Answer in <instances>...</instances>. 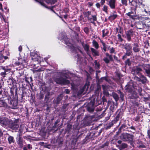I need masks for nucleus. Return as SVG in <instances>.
Instances as JSON below:
<instances>
[{
  "label": "nucleus",
  "instance_id": "nucleus-13",
  "mask_svg": "<svg viewBox=\"0 0 150 150\" xmlns=\"http://www.w3.org/2000/svg\"><path fill=\"white\" fill-rule=\"evenodd\" d=\"M19 123L16 122H10L8 126L11 129L16 130L18 129L19 127Z\"/></svg>",
  "mask_w": 150,
  "mask_h": 150
},
{
  "label": "nucleus",
  "instance_id": "nucleus-21",
  "mask_svg": "<svg viewBox=\"0 0 150 150\" xmlns=\"http://www.w3.org/2000/svg\"><path fill=\"white\" fill-rule=\"evenodd\" d=\"M139 76V77L135 76V77L137 78V80L138 81L141 82L142 83H144L146 82L147 79L146 78L144 75L141 74H140Z\"/></svg>",
  "mask_w": 150,
  "mask_h": 150
},
{
  "label": "nucleus",
  "instance_id": "nucleus-6",
  "mask_svg": "<svg viewBox=\"0 0 150 150\" xmlns=\"http://www.w3.org/2000/svg\"><path fill=\"white\" fill-rule=\"evenodd\" d=\"M134 8H130V11L126 14V15L128 16L129 18L132 20H139L140 18L139 16L136 14V10Z\"/></svg>",
  "mask_w": 150,
  "mask_h": 150
},
{
  "label": "nucleus",
  "instance_id": "nucleus-25",
  "mask_svg": "<svg viewBox=\"0 0 150 150\" xmlns=\"http://www.w3.org/2000/svg\"><path fill=\"white\" fill-rule=\"evenodd\" d=\"M129 2V4L131 6L130 7V8H134L135 9H137V1L133 0H132V1H131L130 0Z\"/></svg>",
  "mask_w": 150,
  "mask_h": 150
},
{
  "label": "nucleus",
  "instance_id": "nucleus-50",
  "mask_svg": "<svg viewBox=\"0 0 150 150\" xmlns=\"http://www.w3.org/2000/svg\"><path fill=\"white\" fill-rule=\"evenodd\" d=\"M141 117V115H138L134 119V120L136 122H139L140 120Z\"/></svg>",
  "mask_w": 150,
  "mask_h": 150
},
{
  "label": "nucleus",
  "instance_id": "nucleus-41",
  "mask_svg": "<svg viewBox=\"0 0 150 150\" xmlns=\"http://www.w3.org/2000/svg\"><path fill=\"white\" fill-rule=\"evenodd\" d=\"M112 95L115 101H117L119 99V97L118 95L116 93L113 92L112 93Z\"/></svg>",
  "mask_w": 150,
  "mask_h": 150
},
{
  "label": "nucleus",
  "instance_id": "nucleus-15",
  "mask_svg": "<svg viewBox=\"0 0 150 150\" xmlns=\"http://www.w3.org/2000/svg\"><path fill=\"white\" fill-rule=\"evenodd\" d=\"M143 71V70L140 68L136 66L132 68L131 71L132 73L134 75H138L139 76L142 74L140 72Z\"/></svg>",
  "mask_w": 150,
  "mask_h": 150
},
{
  "label": "nucleus",
  "instance_id": "nucleus-55",
  "mask_svg": "<svg viewBox=\"0 0 150 150\" xmlns=\"http://www.w3.org/2000/svg\"><path fill=\"white\" fill-rule=\"evenodd\" d=\"M118 41L120 42H122L123 41V39L122 38L121 35L120 34L117 35Z\"/></svg>",
  "mask_w": 150,
  "mask_h": 150
},
{
  "label": "nucleus",
  "instance_id": "nucleus-32",
  "mask_svg": "<svg viewBox=\"0 0 150 150\" xmlns=\"http://www.w3.org/2000/svg\"><path fill=\"white\" fill-rule=\"evenodd\" d=\"M124 49L126 50H132V47L130 43H126L124 45Z\"/></svg>",
  "mask_w": 150,
  "mask_h": 150
},
{
  "label": "nucleus",
  "instance_id": "nucleus-14",
  "mask_svg": "<svg viewBox=\"0 0 150 150\" xmlns=\"http://www.w3.org/2000/svg\"><path fill=\"white\" fill-rule=\"evenodd\" d=\"M16 142L20 148H21L23 147V144L24 141L20 134H18L16 137Z\"/></svg>",
  "mask_w": 150,
  "mask_h": 150
},
{
  "label": "nucleus",
  "instance_id": "nucleus-1",
  "mask_svg": "<svg viewBox=\"0 0 150 150\" xmlns=\"http://www.w3.org/2000/svg\"><path fill=\"white\" fill-rule=\"evenodd\" d=\"M17 90L18 89L16 85H13L10 88V94L6 95L5 94L3 95L0 98L3 101L5 102L7 104L8 103L11 99L14 97V93H15V98L17 97Z\"/></svg>",
  "mask_w": 150,
  "mask_h": 150
},
{
  "label": "nucleus",
  "instance_id": "nucleus-61",
  "mask_svg": "<svg viewBox=\"0 0 150 150\" xmlns=\"http://www.w3.org/2000/svg\"><path fill=\"white\" fill-rule=\"evenodd\" d=\"M89 85V82H86V83L85 84V85L83 87V89H84L85 88H86V87H87V88H88V86Z\"/></svg>",
  "mask_w": 150,
  "mask_h": 150
},
{
  "label": "nucleus",
  "instance_id": "nucleus-31",
  "mask_svg": "<svg viewBox=\"0 0 150 150\" xmlns=\"http://www.w3.org/2000/svg\"><path fill=\"white\" fill-rule=\"evenodd\" d=\"M118 15L116 14H111L108 17V20L111 21L114 20L118 17Z\"/></svg>",
  "mask_w": 150,
  "mask_h": 150
},
{
  "label": "nucleus",
  "instance_id": "nucleus-20",
  "mask_svg": "<svg viewBox=\"0 0 150 150\" xmlns=\"http://www.w3.org/2000/svg\"><path fill=\"white\" fill-rule=\"evenodd\" d=\"M136 27L139 29H143L146 26V24L142 21H139L136 24Z\"/></svg>",
  "mask_w": 150,
  "mask_h": 150
},
{
  "label": "nucleus",
  "instance_id": "nucleus-36",
  "mask_svg": "<svg viewBox=\"0 0 150 150\" xmlns=\"http://www.w3.org/2000/svg\"><path fill=\"white\" fill-rule=\"evenodd\" d=\"M127 146L128 145L127 144L123 143L119 146V149L120 150H122L127 148Z\"/></svg>",
  "mask_w": 150,
  "mask_h": 150
},
{
  "label": "nucleus",
  "instance_id": "nucleus-16",
  "mask_svg": "<svg viewBox=\"0 0 150 150\" xmlns=\"http://www.w3.org/2000/svg\"><path fill=\"white\" fill-rule=\"evenodd\" d=\"M30 56L32 61L34 62H37V64H40V62L39 60L38 57V55L35 52H31L30 54Z\"/></svg>",
  "mask_w": 150,
  "mask_h": 150
},
{
  "label": "nucleus",
  "instance_id": "nucleus-53",
  "mask_svg": "<svg viewBox=\"0 0 150 150\" xmlns=\"http://www.w3.org/2000/svg\"><path fill=\"white\" fill-rule=\"evenodd\" d=\"M68 6H69V4H66V7L65 8H64V9L63 10V11L65 13H68V12L69 11V9L68 7Z\"/></svg>",
  "mask_w": 150,
  "mask_h": 150
},
{
  "label": "nucleus",
  "instance_id": "nucleus-30",
  "mask_svg": "<svg viewBox=\"0 0 150 150\" xmlns=\"http://www.w3.org/2000/svg\"><path fill=\"white\" fill-rule=\"evenodd\" d=\"M91 50L92 53V54L93 56H99V53L98 51L96 50L95 49L91 47Z\"/></svg>",
  "mask_w": 150,
  "mask_h": 150
},
{
  "label": "nucleus",
  "instance_id": "nucleus-33",
  "mask_svg": "<svg viewBox=\"0 0 150 150\" xmlns=\"http://www.w3.org/2000/svg\"><path fill=\"white\" fill-rule=\"evenodd\" d=\"M109 30L108 29H104L102 30V37L103 38L105 37L108 36L109 33Z\"/></svg>",
  "mask_w": 150,
  "mask_h": 150
},
{
  "label": "nucleus",
  "instance_id": "nucleus-19",
  "mask_svg": "<svg viewBox=\"0 0 150 150\" xmlns=\"http://www.w3.org/2000/svg\"><path fill=\"white\" fill-rule=\"evenodd\" d=\"M74 130V129L72 128V125L69 123H68L67 127L65 129L66 132L69 134H72Z\"/></svg>",
  "mask_w": 150,
  "mask_h": 150
},
{
  "label": "nucleus",
  "instance_id": "nucleus-26",
  "mask_svg": "<svg viewBox=\"0 0 150 150\" xmlns=\"http://www.w3.org/2000/svg\"><path fill=\"white\" fill-rule=\"evenodd\" d=\"M116 113H117V112H116ZM121 112H119L117 114V115L112 120L113 122L116 123L119 120L120 118H121Z\"/></svg>",
  "mask_w": 150,
  "mask_h": 150
},
{
  "label": "nucleus",
  "instance_id": "nucleus-2",
  "mask_svg": "<svg viewBox=\"0 0 150 150\" xmlns=\"http://www.w3.org/2000/svg\"><path fill=\"white\" fill-rule=\"evenodd\" d=\"M125 66H131V65H137V66H150V64H146L144 61L139 60L136 59L132 58L127 59L124 62Z\"/></svg>",
  "mask_w": 150,
  "mask_h": 150
},
{
  "label": "nucleus",
  "instance_id": "nucleus-18",
  "mask_svg": "<svg viewBox=\"0 0 150 150\" xmlns=\"http://www.w3.org/2000/svg\"><path fill=\"white\" fill-rule=\"evenodd\" d=\"M106 1L108 2L107 4L111 9H114L116 8V0H107Z\"/></svg>",
  "mask_w": 150,
  "mask_h": 150
},
{
  "label": "nucleus",
  "instance_id": "nucleus-64",
  "mask_svg": "<svg viewBox=\"0 0 150 150\" xmlns=\"http://www.w3.org/2000/svg\"><path fill=\"white\" fill-rule=\"evenodd\" d=\"M114 60L117 62H120V60H119L118 57L115 55L113 56Z\"/></svg>",
  "mask_w": 150,
  "mask_h": 150
},
{
  "label": "nucleus",
  "instance_id": "nucleus-58",
  "mask_svg": "<svg viewBox=\"0 0 150 150\" xmlns=\"http://www.w3.org/2000/svg\"><path fill=\"white\" fill-rule=\"evenodd\" d=\"M103 60L106 64H108L110 62V61L107 57H105L103 59Z\"/></svg>",
  "mask_w": 150,
  "mask_h": 150
},
{
  "label": "nucleus",
  "instance_id": "nucleus-63",
  "mask_svg": "<svg viewBox=\"0 0 150 150\" xmlns=\"http://www.w3.org/2000/svg\"><path fill=\"white\" fill-rule=\"evenodd\" d=\"M44 97V95L42 93H40L39 96V98L40 100H42L43 99Z\"/></svg>",
  "mask_w": 150,
  "mask_h": 150
},
{
  "label": "nucleus",
  "instance_id": "nucleus-60",
  "mask_svg": "<svg viewBox=\"0 0 150 150\" xmlns=\"http://www.w3.org/2000/svg\"><path fill=\"white\" fill-rule=\"evenodd\" d=\"M100 80L101 81H103V80H105L106 81H108V79L107 78L106 76L102 77L101 78Z\"/></svg>",
  "mask_w": 150,
  "mask_h": 150
},
{
  "label": "nucleus",
  "instance_id": "nucleus-62",
  "mask_svg": "<svg viewBox=\"0 0 150 150\" xmlns=\"http://www.w3.org/2000/svg\"><path fill=\"white\" fill-rule=\"evenodd\" d=\"M40 4L43 6L47 8H49L47 6L46 4L43 1H40Z\"/></svg>",
  "mask_w": 150,
  "mask_h": 150
},
{
  "label": "nucleus",
  "instance_id": "nucleus-44",
  "mask_svg": "<svg viewBox=\"0 0 150 150\" xmlns=\"http://www.w3.org/2000/svg\"><path fill=\"white\" fill-rule=\"evenodd\" d=\"M122 131L121 130V129H120V128H119L118 131L116 132V135L115 136L113 137V139L111 140V143H112L114 144V142H113V141H114V138H115L116 137H117V136L119 135L120 133H121Z\"/></svg>",
  "mask_w": 150,
  "mask_h": 150
},
{
  "label": "nucleus",
  "instance_id": "nucleus-45",
  "mask_svg": "<svg viewBox=\"0 0 150 150\" xmlns=\"http://www.w3.org/2000/svg\"><path fill=\"white\" fill-rule=\"evenodd\" d=\"M92 44L93 45L96 49H98L99 48V44L95 40L93 41Z\"/></svg>",
  "mask_w": 150,
  "mask_h": 150
},
{
  "label": "nucleus",
  "instance_id": "nucleus-11",
  "mask_svg": "<svg viewBox=\"0 0 150 150\" xmlns=\"http://www.w3.org/2000/svg\"><path fill=\"white\" fill-rule=\"evenodd\" d=\"M110 106V112H109L108 115H109L110 117L113 114V112L115 110V104L113 102H112L110 101H108V102L107 106Z\"/></svg>",
  "mask_w": 150,
  "mask_h": 150
},
{
  "label": "nucleus",
  "instance_id": "nucleus-4",
  "mask_svg": "<svg viewBox=\"0 0 150 150\" xmlns=\"http://www.w3.org/2000/svg\"><path fill=\"white\" fill-rule=\"evenodd\" d=\"M83 13L84 16V17H86L88 21L91 23L94 24L95 23V22L97 21V14L95 15H92L91 16H90L91 14V11H84Z\"/></svg>",
  "mask_w": 150,
  "mask_h": 150
},
{
  "label": "nucleus",
  "instance_id": "nucleus-23",
  "mask_svg": "<svg viewBox=\"0 0 150 150\" xmlns=\"http://www.w3.org/2000/svg\"><path fill=\"white\" fill-rule=\"evenodd\" d=\"M136 90H135L133 91L132 92H131L130 95V98L131 99H136L138 98L139 96L138 93L137 92Z\"/></svg>",
  "mask_w": 150,
  "mask_h": 150
},
{
  "label": "nucleus",
  "instance_id": "nucleus-22",
  "mask_svg": "<svg viewBox=\"0 0 150 150\" xmlns=\"http://www.w3.org/2000/svg\"><path fill=\"white\" fill-rule=\"evenodd\" d=\"M94 134L89 132L87 134L85 139L83 140V143H85L86 142H88L89 139H92L93 137Z\"/></svg>",
  "mask_w": 150,
  "mask_h": 150
},
{
  "label": "nucleus",
  "instance_id": "nucleus-8",
  "mask_svg": "<svg viewBox=\"0 0 150 150\" xmlns=\"http://www.w3.org/2000/svg\"><path fill=\"white\" fill-rule=\"evenodd\" d=\"M54 81L57 83L61 85L68 84L70 83V81L69 80L62 77L57 78L55 79Z\"/></svg>",
  "mask_w": 150,
  "mask_h": 150
},
{
  "label": "nucleus",
  "instance_id": "nucleus-29",
  "mask_svg": "<svg viewBox=\"0 0 150 150\" xmlns=\"http://www.w3.org/2000/svg\"><path fill=\"white\" fill-rule=\"evenodd\" d=\"M100 42L102 43L103 47H101L102 50H103V51L105 52L107 51V47L108 45H107L104 41L100 39V38H99Z\"/></svg>",
  "mask_w": 150,
  "mask_h": 150
},
{
  "label": "nucleus",
  "instance_id": "nucleus-42",
  "mask_svg": "<svg viewBox=\"0 0 150 150\" xmlns=\"http://www.w3.org/2000/svg\"><path fill=\"white\" fill-rule=\"evenodd\" d=\"M123 30L122 28L120 26H119L118 28H116V33H120V34H122Z\"/></svg>",
  "mask_w": 150,
  "mask_h": 150
},
{
  "label": "nucleus",
  "instance_id": "nucleus-54",
  "mask_svg": "<svg viewBox=\"0 0 150 150\" xmlns=\"http://www.w3.org/2000/svg\"><path fill=\"white\" fill-rule=\"evenodd\" d=\"M130 0H121V3L123 5L126 6L127 5V2L128 1L129 2Z\"/></svg>",
  "mask_w": 150,
  "mask_h": 150
},
{
  "label": "nucleus",
  "instance_id": "nucleus-52",
  "mask_svg": "<svg viewBox=\"0 0 150 150\" xmlns=\"http://www.w3.org/2000/svg\"><path fill=\"white\" fill-rule=\"evenodd\" d=\"M96 102V98H93L91 99L88 105H91L92 106H94Z\"/></svg>",
  "mask_w": 150,
  "mask_h": 150
},
{
  "label": "nucleus",
  "instance_id": "nucleus-28",
  "mask_svg": "<svg viewBox=\"0 0 150 150\" xmlns=\"http://www.w3.org/2000/svg\"><path fill=\"white\" fill-rule=\"evenodd\" d=\"M82 45L84 50L88 54H89V45L87 44H84L83 42L82 43Z\"/></svg>",
  "mask_w": 150,
  "mask_h": 150
},
{
  "label": "nucleus",
  "instance_id": "nucleus-38",
  "mask_svg": "<svg viewBox=\"0 0 150 150\" xmlns=\"http://www.w3.org/2000/svg\"><path fill=\"white\" fill-rule=\"evenodd\" d=\"M60 122V120L58 119H57L55 122L54 125L53 126V128L54 129L56 128L57 127L59 128L60 126H59V124L57 125V124Z\"/></svg>",
  "mask_w": 150,
  "mask_h": 150
},
{
  "label": "nucleus",
  "instance_id": "nucleus-10",
  "mask_svg": "<svg viewBox=\"0 0 150 150\" xmlns=\"http://www.w3.org/2000/svg\"><path fill=\"white\" fill-rule=\"evenodd\" d=\"M27 62V59L25 57H24L21 58H18V61H17L16 62L15 64L16 65L25 66L28 64Z\"/></svg>",
  "mask_w": 150,
  "mask_h": 150
},
{
  "label": "nucleus",
  "instance_id": "nucleus-48",
  "mask_svg": "<svg viewBox=\"0 0 150 150\" xmlns=\"http://www.w3.org/2000/svg\"><path fill=\"white\" fill-rule=\"evenodd\" d=\"M57 0H48L46 1V2L48 4H54L57 1Z\"/></svg>",
  "mask_w": 150,
  "mask_h": 150
},
{
  "label": "nucleus",
  "instance_id": "nucleus-35",
  "mask_svg": "<svg viewBox=\"0 0 150 150\" xmlns=\"http://www.w3.org/2000/svg\"><path fill=\"white\" fill-rule=\"evenodd\" d=\"M8 106V104L5 102L3 101L0 98V107H4L7 108Z\"/></svg>",
  "mask_w": 150,
  "mask_h": 150
},
{
  "label": "nucleus",
  "instance_id": "nucleus-7",
  "mask_svg": "<svg viewBox=\"0 0 150 150\" xmlns=\"http://www.w3.org/2000/svg\"><path fill=\"white\" fill-rule=\"evenodd\" d=\"M120 137V139L123 142H127L129 143L132 142L134 136L133 135L128 133H123L121 134Z\"/></svg>",
  "mask_w": 150,
  "mask_h": 150
},
{
  "label": "nucleus",
  "instance_id": "nucleus-59",
  "mask_svg": "<svg viewBox=\"0 0 150 150\" xmlns=\"http://www.w3.org/2000/svg\"><path fill=\"white\" fill-rule=\"evenodd\" d=\"M109 144V142H106L104 144H103L101 145V148H103L105 146H108Z\"/></svg>",
  "mask_w": 150,
  "mask_h": 150
},
{
  "label": "nucleus",
  "instance_id": "nucleus-3",
  "mask_svg": "<svg viewBox=\"0 0 150 150\" xmlns=\"http://www.w3.org/2000/svg\"><path fill=\"white\" fill-rule=\"evenodd\" d=\"M125 90L129 93L132 92L133 89L136 90L140 94L142 91V88L139 86H134L133 83H130L127 85L125 87Z\"/></svg>",
  "mask_w": 150,
  "mask_h": 150
},
{
  "label": "nucleus",
  "instance_id": "nucleus-9",
  "mask_svg": "<svg viewBox=\"0 0 150 150\" xmlns=\"http://www.w3.org/2000/svg\"><path fill=\"white\" fill-rule=\"evenodd\" d=\"M135 32L132 29H130L125 32V38H126L128 42H130L132 40L131 38L135 35Z\"/></svg>",
  "mask_w": 150,
  "mask_h": 150
},
{
  "label": "nucleus",
  "instance_id": "nucleus-56",
  "mask_svg": "<svg viewBox=\"0 0 150 150\" xmlns=\"http://www.w3.org/2000/svg\"><path fill=\"white\" fill-rule=\"evenodd\" d=\"M83 30L84 32L86 34H88L89 32V29L87 27H84L83 29Z\"/></svg>",
  "mask_w": 150,
  "mask_h": 150
},
{
  "label": "nucleus",
  "instance_id": "nucleus-5",
  "mask_svg": "<svg viewBox=\"0 0 150 150\" xmlns=\"http://www.w3.org/2000/svg\"><path fill=\"white\" fill-rule=\"evenodd\" d=\"M120 128V129H121L123 131L131 132L130 130V129L134 131L136 130L135 128L133 126L132 123H129L128 121V122L127 124L126 120H125L124 123L122 124Z\"/></svg>",
  "mask_w": 150,
  "mask_h": 150
},
{
  "label": "nucleus",
  "instance_id": "nucleus-34",
  "mask_svg": "<svg viewBox=\"0 0 150 150\" xmlns=\"http://www.w3.org/2000/svg\"><path fill=\"white\" fill-rule=\"evenodd\" d=\"M94 106H92L91 105H88L87 107V110L90 112L91 113L94 111Z\"/></svg>",
  "mask_w": 150,
  "mask_h": 150
},
{
  "label": "nucleus",
  "instance_id": "nucleus-24",
  "mask_svg": "<svg viewBox=\"0 0 150 150\" xmlns=\"http://www.w3.org/2000/svg\"><path fill=\"white\" fill-rule=\"evenodd\" d=\"M133 50L134 52L137 53L140 51V48L139 44L137 43H134L132 44Z\"/></svg>",
  "mask_w": 150,
  "mask_h": 150
},
{
  "label": "nucleus",
  "instance_id": "nucleus-43",
  "mask_svg": "<svg viewBox=\"0 0 150 150\" xmlns=\"http://www.w3.org/2000/svg\"><path fill=\"white\" fill-rule=\"evenodd\" d=\"M114 124H115V123H114L113 121H112L111 122H109L108 125L105 127L106 129H110L112 127Z\"/></svg>",
  "mask_w": 150,
  "mask_h": 150
},
{
  "label": "nucleus",
  "instance_id": "nucleus-40",
  "mask_svg": "<svg viewBox=\"0 0 150 150\" xmlns=\"http://www.w3.org/2000/svg\"><path fill=\"white\" fill-rule=\"evenodd\" d=\"M25 81L26 83L29 84L30 82L33 81V79L31 76L27 77H25Z\"/></svg>",
  "mask_w": 150,
  "mask_h": 150
},
{
  "label": "nucleus",
  "instance_id": "nucleus-47",
  "mask_svg": "<svg viewBox=\"0 0 150 150\" xmlns=\"http://www.w3.org/2000/svg\"><path fill=\"white\" fill-rule=\"evenodd\" d=\"M105 55L107 57H108L109 58V60L110 61H113V57H112V55L111 54L110 55L108 53H106L105 54Z\"/></svg>",
  "mask_w": 150,
  "mask_h": 150
},
{
  "label": "nucleus",
  "instance_id": "nucleus-37",
  "mask_svg": "<svg viewBox=\"0 0 150 150\" xmlns=\"http://www.w3.org/2000/svg\"><path fill=\"white\" fill-rule=\"evenodd\" d=\"M7 139L9 144H11L12 143H14V142L15 140L14 139V137L13 136H9Z\"/></svg>",
  "mask_w": 150,
  "mask_h": 150
},
{
  "label": "nucleus",
  "instance_id": "nucleus-46",
  "mask_svg": "<svg viewBox=\"0 0 150 150\" xmlns=\"http://www.w3.org/2000/svg\"><path fill=\"white\" fill-rule=\"evenodd\" d=\"M103 7L102 9L103 11L105 12L106 13H108V6L105 5H103Z\"/></svg>",
  "mask_w": 150,
  "mask_h": 150
},
{
  "label": "nucleus",
  "instance_id": "nucleus-12",
  "mask_svg": "<svg viewBox=\"0 0 150 150\" xmlns=\"http://www.w3.org/2000/svg\"><path fill=\"white\" fill-rule=\"evenodd\" d=\"M10 105L9 107L13 109H16L18 108L17 107L18 104V101L15 99H11L8 103Z\"/></svg>",
  "mask_w": 150,
  "mask_h": 150
},
{
  "label": "nucleus",
  "instance_id": "nucleus-51",
  "mask_svg": "<svg viewBox=\"0 0 150 150\" xmlns=\"http://www.w3.org/2000/svg\"><path fill=\"white\" fill-rule=\"evenodd\" d=\"M50 95V93L48 92L47 93L45 97V101L47 102L49 100Z\"/></svg>",
  "mask_w": 150,
  "mask_h": 150
},
{
  "label": "nucleus",
  "instance_id": "nucleus-39",
  "mask_svg": "<svg viewBox=\"0 0 150 150\" xmlns=\"http://www.w3.org/2000/svg\"><path fill=\"white\" fill-rule=\"evenodd\" d=\"M0 124L2 125H6V119L4 117H0Z\"/></svg>",
  "mask_w": 150,
  "mask_h": 150
},
{
  "label": "nucleus",
  "instance_id": "nucleus-17",
  "mask_svg": "<svg viewBox=\"0 0 150 150\" xmlns=\"http://www.w3.org/2000/svg\"><path fill=\"white\" fill-rule=\"evenodd\" d=\"M94 117L93 115L90 116L88 115L85 117V124L86 126H88L91 125L92 122V119Z\"/></svg>",
  "mask_w": 150,
  "mask_h": 150
},
{
  "label": "nucleus",
  "instance_id": "nucleus-57",
  "mask_svg": "<svg viewBox=\"0 0 150 150\" xmlns=\"http://www.w3.org/2000/svg\"><path fill=\"white\" fill-rule=\"evenodd\" d=\"M3 69L4 70V71L7 73H9L11 69L9 68H6L5 67L3 68Z\"/></svg>",
  "mask_w": 150,
  "mask_h": 150
},
{
  "label": "nucleus",
  "instance_id": "nucleus-49",
  "mask_svg": "<svg viewBox=\"0 0 150 150\" xmlns=\"http://www.w3.org/2000/svg\"><path fill=\"white\" fill-rule=\"evenodd\" d=\"M132 50H126V52L125 54L126 55H128V56H129L131 55H132L133 54Z\"/></svg>",
  "mask_w": 150,
  "mask_h": 150
},
{
  "label": "nucleus",
  "instance_id": "nucleus-27",
  "mask_svg": "<svg viewBox=\"0 0 150 150\" xmlns=\"http://www.w3.org/2000/svg\"><path fill=\"white\" fill-rule=\"evenodd\" d=\"M62 98V94H60L58 96L57 98L54 100V103L57 104H59Z\"/></svg>",
  "mask_w": 150,
  "mask_h": 150
}]
</instances>
